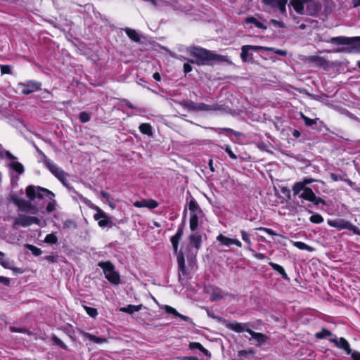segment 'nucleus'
Wrapping results in <instances>:
<instances>
[{
  "mask_svg": "<svg viewBox=\"0 0 360 360\" xmlns=\"http://www.w3.org/2000/svg\"><path fill=\"white\" fill-rule=\"evenodd\" d=\"M187 52L195 58L194 60H190L189 62L198 65H207L212 60H227L226 56L216 54L211 51L200 47L190 46L187 49Z\"/></svg>",
  "mask_w": 360,
  "mask_h": 360,
  "instance_id": "nucleus-1",
  "label": "nucleus"
},
{
  "mask_svg": "<svg viewBox=\"0 0 360 360\" xmlns=\"http://www.w3.org/2000/svg\"><path fill=\"white\" fill-rule=\"evenodd\" d=\"M26 196L31 201H34L37 198L39 199L46 198L49 200L46 206V211L52 212L56 210V201L54 199L55 194L51 191L39 186H28L25 189Z\"/></svg>",
  "mask_w": 360,
  "mask_h": 360,
  "instance_id": "nucleus-2",
  "label": "nucleus"
},
{
  "mask_svg": "<svg viewBox=\"0 0 360 360\" xmlns=\"http://www.w3.org/2000/svg\"><path fill=\"white\" fill-rule=\"evenodd\" d=\"M289 5L300 15L314 16L321 10L320 4L316 0H290Z\"/></svg>",
  "mask_w": 360,
  "mask_h": 360,
  "instance_id": "nucleus-3",
  "label": "nucleus"
},
{
  "mask_svg": "<svg viewBox=\"0 0 360 360\" xmlns=\"http://www.w3.org/2000/svg\"><path fill=\"white\" fill-rule=\"evenodd\" d=\"M183 228L179 227L175 233L174 236H173L171 238V243L174 249V251L175 254L176 255V260L178 264V269H179V279L181 278V276H186L188 274L187 271L186 269V265H185V259L184 253L181 250H178L179 248V243L181 240L182 235H183Z\"/></svg>",
  "mask_w": 360,
  "mask_h": 360,
  "instance_id": "nucleus-4",
  "label": "nucleus"
},
{
  "mask_svg": "<svg viewBox=\"0 0 360 360\" xmlns=\"http://www.w3.org/2000/svg\"><path fill=\"white\" fill-rule=\"evenodd\" d=\"M188 207L190 210V229L192 231H195L199 224L203 222L205 214L194 199L189 202Z\"/></svg>",
  "mask_w": 360,
  "mask_h": 360,
  "instance_id": "nucleus-5",
  "label": "nucleus"
},
{
  "mask_svg": "<svg viewBox=\"0 0 360 360\" xmlns=\"http://www.w3.org/2000/svg\"><path fill=\"white\" fill-rule=\"evenodd\" d=\"M0 159H7L9 160L7 165L18 174L21 175L24 173L25 169L23 165L18 161V158L14 156L10 151L5 150L0 143Z\"/></svg>",
  "mask_w": 360,
  "mask_h": 360,
  "instance_id": "nucleus-6",
  "label": "nucleus"
},
{
  "mask_svg": "<svg viewBox=\"0 0 360 360\" xmlns=\"http://www.w3.org/2000/svg\"><path fill=\"white\" fill-rule=\"evenodd\" d=\"M103 269L105 277L113 285H117L120 282V277L118 272L115 271L114 265L110 262H100L98 264Z\"/></svg>",
  "mask_w": 360,
  "mask_h": 360,
  "instance_id": "nucleus-7",
  "label": "nucleus"
},
{
  "mask_svg": "<svg viewBox=\"0 0 360 360\" xmlns=\"http://www.w3.org/2000/svg\"><path fill=\"white\" fill-rule=\"evenodd\" d=\"M41 221L39 218L32 216H27L23 214H19L15 219L13 224L14 229L20 226L27 227L32 224L40 225Z\"/></svg>",
  "mask_w": 360,
  "mask_h": 360,
  "instance_id": "nucleus-8",
  "label": "nucleus"
},
{
  "mask_svg": "<svg viewBox=\"0 0 360 360\" xmlns=\"http://www.w3.org/2000/svg\"><path fill=\"white\" fill-rule=\"evenodd\" d=\"M330 41L333 44L349 45L353 51H360V37H337L331 38Z\"/></svg>",
  "mask_w": 360,
  "mask_h": 360,
  "instance_id": "nucleus-9",
  "label": "nucleus"
},
{
  "mask_svg": "<svg viewBox=\"0 0 360 360\" xmlns=\"http://www.w3.org/2000/svg\"><path fill=\"white\" fill-rule=\"evenodd\" d=\"M13 202L18 206L20 211L30 212L31 214H37L39 211L38 208L31 203V200H26L16 195L12 196Z\"/></svg>",
  "mask_w": 360,
  "mask_h": 360,
  "instance_id": "nucleus-10",
  "label": "nucleus"
},
{
  "mask_svg": "<svg viewBox=\"0 0 360 360\" xmlns=\"http://www.w3.org/2000/svg\"><path fill=\"white\" fill-rule=\"evenodd\" d=\"M262 2L268 7L264 9L265 11L270 13L279 10L281 14H286L287 0H262Z\"/></svg>",
  "mask_w": 360,
  "mask_h": 360,
  "instance_id": "nucleus-11",
  "label": "nucleus"
},
{
  "mask_svg": "<svg viewBox=\"0 0 360 360\" xmlns=\"http://www.w3.org/2000/svg\"><path fill=\"white\" fill-rule=\"evenodd\" d=\"M36 148L37 151L43 155L44 162L46 167L49 169V170L58 179H61L64 175H66V172L59 167L57 165H56L52 160L48 158L41 150H40L38 148Z\"/></svg>",
  "mask_w": 360,
  "mask_h": 360,
  "instance_id": "nucleus-12",
  "label": "nucleus"
},
{
  "mask_svg": "<svg viewBox=\"0 0 360 360\" xmlns=\"http://www.w3.org/2000/svg\"><path fill=\"white\" fill-rule=\"evenodd\" d=\"M94 219L98 221L101 228H112L115 226L111 217L98 207L97 212L94 215Z\"/></svg>",
  "mask_w": 360,
  "mask_h": 360,
  "instance_id": "nucleus-13",
  "label": "nucleus"
},
{
  "mask_svg": "<svg viewBox=\"0 0 360 360\" xmlns=\"http://www.w3.org/2000/svg\"><path fill=\"white\" fill-rule=\"evenodd\" d=\"M328 224L331 227H335L340 229H348L353 231L354 233L360 236L359 229L345 219H340L335 220H328Z\"/></svg>",
  "mask_w": 360,
  "mask_h": 360,
  "instance_id": "nucleus-14",
  "label": "nucleus"
},
{
  "mask_svg": "<svg viewBox=\"0 0 360 360\" xmlns=\"http://www.w3.org/2000/svg\"><path fill=\"white\" fill-rule=\"evenodd\" d=\"M300 198L311 202L316 205L319 204L326 205V201L322 198L317 197L313 191L309 187L304 188L302 193L300 195Z\"/></svg>",
  "mask_w": 360,
  "mask_h": 360,
  "instance_id": "nucleus-15",
  "label": "nucleus"
},
{
  "mask_svg": "<svg viewBox=\"0 0 360 360\" xmlns=\"http://www.w3.org/2000/svg\"><path fill=\"white\" fill-rule=\"evenodd\" d=\"M22 94L28 95L41 89V84L34 81H28L26 83H19Z\"/></svg>",
  "mask_w": 360,
  "mask_h": 360,
  "instance_id": "nucleus-16",
  "label": "nucleus"
},
{
  "mask_svg": "<svg viewBox=\"0 0 360 360\" xmlns=\"http://www.w3.org/2000/svg\"><path fill=\"white\" fill-rule=\"evenodd\" d=\"M225 108L222 105H218L217 103H214L212 105H207L204 103H195V112L199 111H224L225 110Z\"/></svg>",
  "mask_w": 360,
  "mask_h": 360,
  "instance_id": "nucleus-17",
  "label": "nucleus"
},
{
  "mask_svg": "<svg viewBox=\"0 0 360 360\" xmlns=\"http://www.w3.org/2000/svg\"><path fill=\"white\" fill-rule=\"evenodd\" d=\"M329 341L334 343L335 346L340 349H342L347 354H352V350L349 344L344 338H338L336 336L329 338Z\"/></svg>",
  "mask_w": 360,
  "mask_h": 360,
  "instance_id": "nucleus-18",
  "label": "nucleus"
},
{
  "mask_svg": "<svg viewBox=\"0 0 360 360\" xmlns=\"http://www.w3.org/2000/svg\"><path fill=\"white\" fill-rule=\"evenodd\" d=\"M224 324L228 329L232 330L237 333H243L246 331L249 333V331L251 330V329L248 328V323H228L226 321V323H224Z\"/></svg>",
  "mask_w": 360,
  "mask_h": 360,
  "instance_id": "nucleus-19",
  "label": "nucleus"
},
{
  "mask_svg": "<svg viewBox=\"0 0 360 360\" xmlns=\"http://www.w3.org/2000/svg\"><path fill=\"white\" fill-rule=\"evenodd\" d=\"M188 240L190 245L195 249L196 252H198L201 247V233L195 232L188 236Z\"/></svg>",
  "mask_w": 360,
  "mask_h": 360,
  "instance_id": "nucleus-20",
  "label": "nucleus"
},
{
  "mask_svg": "<svg viewBox=\"0 0 360 360\" xmlns=\"http://www.w3.org/2000/svg\"><path fill=\"white\" fill-rule=\"evenodd\" d=\"M164 309L167 314H170L175 316H177V317L180 318L181 320L188 321L193 325L194 324L190 317L179 314L174 308H173L169 305H165Z\"/></svg>",
  "mask_w": 360,
  "mask_h": 360,
  "instance_id": "nucleus-21",
  "label": "nucleus"
},
{
  "mask_svg": "<svg viewBox=\"0 0 360 360\" xmlns=\"http://www.w3.org/2000/svg\"><path fill=\"white\" fill-rule=\"evenodd\" d=\"M310 62L313 63L316 66L326 69L328 67V62L323 57L311 56L309 58Z\"/></svg>",
  "mask_w": 360,
  "mask_h": 360,
  "instance_id": "nucleus-22",
  "label": "nucleus"
},
{
  "mask_svg": "<svg viewBox=\"0 0 360 360\" xmlns=\"http://www.w3.org/2000/svg\"><path fill=\"white\" fill-rule=\"evenodd\" d=\"M81 333L84 338H86L89 340L94 342V343L96 344H103L107 342L108 341V339L106 338H99L86 332H82Z\"/></svg>",
  "mask_w": 360,
  "mask_h": 360,
  "instance_id": "nucleus-23",
  "label": "nucleus"
},
{
  "mask_svg": "<svg viewBox=\"0 0 360 360\" xmlns=\"http://www.w3.org/2000/svg\"><path fill=\"white\" fill-rule=\"evenodd\" d=\"M176 103L184 107L185 109L190 112H195V102L189 100L174 101Z\"/></svg>",
  "mask_w": 360,
  "mask_h": 360,
  "instance_id": "nucleus-24",
  "label": "nucleus"
},
{
  "mask_svg": "<svg viewBox=\"0 0 360 360\" xmlns=\"http://www.w3.org/2000/svg\"><path fill=\"white\" fill-rule=\"evenodd\" d=\"M244 22L246 24H254L255 27L262 30H266L267 27L262 22L258 20L255 17H248L245 19Z\"/></svg>",
  "mask_w": 360,
  "mask_h": 360,
  "instance_id": "nucleus-25",
  "label": "nucleus"
},
{
  "mask_svg": "<svg viewBox=\"0 0 360 360\" xmlns=\"http://www.w3.org/2000/svg\"><path fill=\"white\" fill-rule=\"evenodd\" d=\"M249 334L252 336V338L255 339L259 344L265 343L268 339L266 335L260 333H256L252 330L249 331Z\"/></svg>",
  "mask_w": 360,
  "mask_h": 360,
  "instance_id": "nucleus-26",
  "label": "nucleus"
},
{
  "mask_svg": "<svg viewBox=\"0 0 360 360\" xmlns=\"http://www.w3.org/2000/svg\"><path fill=\"white\" fill-rule=\"evenodd\" d=\"M143 307L142 304L139 305H133V304H129L127 307H121L120 311L127 313V314H133L134 312L139 311L141 310Z\"/></svg>",
  "mask_w": 360,
  "mask_h": 360,
  "instance_id": "nucleus-27",
  "label": "nucleus"
},
{
  "mask_svg": "<svg viewBox=\"0 0 360 360\" xmlns=\"http://www.w3.org/2000/svg\"><path fill=\"white\" fill-rule=\"evenodd\" d=\"M229 294L221 292L220 290H213L210 292V300L212 302H216L221 300Z\"/></svg>",
  "mask_w": 360,
  "mask_h": 360,
  "instance_id": "nucleus-28",
  "label": "nucleus"
},
{
  "mask_svg": "<svg viewBox=\"0 0 360 360\" xmlns=\"http://www.w3.org/2000/svg\"><path fill=\"white\" fill-rule=\"evenodd\" d=\"M269 264L271 266V268L274 270V271H278L281 276L282 277L286 280V281H289L290 278L288 276L287 274L285 273L284 269L283 266H281V265L279 264H275V263H273V262H269Z\"/></svg>",
  "mask_w": 360,
  "mask_h": 360,
  "instance_id": "nucleus-29",
  "label": "nucleus"
},
{
  "mask_svg": "<svg viewBox=\"0 0 360 360\" xmlns=\"http://www.w3.org/2000/svg\"><path fill=\"white\" fill-rule=\"evenodd\" d=\"M124 31H125V33L127 34V35L133 41H136V42H139L140 41L141 39H140V35L135 30H132L131 28H125L124 29Z\"/></svg>",
  "mask_w": 360,
  "mask_h": 360,
  "instance_id": "nucleus-30",
  "label": "nucleus"
},
{
  "mask_svg": "<svg viewBox=\"0 0 360 360\" xmlns=\"http://www.w3.org/2000/svg\"><path fill=\"white\" fill-rule=\"evenodd\" d=\"M13 262H11L5 258V254L0 251V264L5 269H14L13 267Z\"/></svg>",
  "mask_w": 360,
  "mask_h": 360,
  "instance_id": "nucleus-31",
  "label": "nucleus"
},
{
  "mask_svg": "<svg viewBox=\"0 0 360 360\" xmlns=\"http://www.w3.org/2000/svg\"><path fill=\"white\" fill-rule=\"evenodd\" d=\"M249 51L250 50L245 47V46L241 47L240 58L243 62H248L252 60V54Z\"/></svg>",
  "mask_w": 360,
  "mask_h": 360,
  "instance_id": "nucleus-32",
  "label": "nucleus"
},
{
  "mask_svg": "<svg viewBox=\"0 0 360 360\" xmlns=\"http://www.w3.org/2000/svg\"><path fill=\"white\" fill-rule=\"evenodd\" d=\"M139 131L146 135H148L149 136H153V131H152V127L148 123H142L139 125Z\"/></svg>",
  "mask_w": 360,
  "mask_h": 360,
  "instance_id": "nucleus-33",
  "label": "nucleus"
},
{
  "mask_svg": "<svg viewBox=\"0 0 360 360\" xmlns=\"http://www.w3.org/2000/svg\"><path fill=\"white\" fill-rule=\"evenodd\" d=\"M189 348L191 349H198L201 352H202L204 354H205L206 356H210V352L207 349H206L205 347H203V346L199 342H190Z\"/></svg>",
  "mask_w": 360,
  "mask_h": 360,
  "instance_id": "nucleus-34",
  "label": "nucleus"
},
{
  "mask_svg": "<svg viewBox=\"0 0 360 360\" xmlns=\"http://www.w3.org/2000/svg\"><path fill=\"white\" fill-rule=\"evenodd\" d=\"M231 239L229 238L223 234H219L217 237V240L220 243V245L229 247L231 245Z\"/></svg>",
  "mask_w": 360,
  "mask_h": 360,
  "instance_id": "nucleus-35",
  "label": "nucleus"
},
{
  "mask_svg": "<svg viewBox=\"0 0 360 360\" xmlns=\"http://www.w3.org/2000/svg\"><path fill=\"white\" fill-rule=\"evenodd\" d=\"M328 336H330V338H332V337H334L335 335H333L331 332L326 328H323L320 332L316 333L315 334V337L317 339H323Z\"/></svg>",
  "mask_w": 360,
  "mask_h": 360,
  "instance_id": "nucleus-36",
  "label": "nucleus"
},
{
  "mask_svg": "<svg viewBox=\"0 0 360 360\" xmlns=\"http://www.w3.org/2000/svg\"><path fill=\"white\" fill-rule=\"evenodd\" d=\"M307 187L304 186V185L303 184L302 181H299V182H297L294 184V186H292V192H293V194L295 195H297L300 193V192L301 191H303L304 190V188H306Z\"/></svg>",
  "mask_w": 360,
  "mask_h": 360,
  "instance_id": "nucleus-37",
  "label": "nucleus"
},
{
  "mask_svg": "<svg viewBox=\"0 0 360 360\" xmlns=\"http://www.w3.org/2000/svg\"><path fill=\"white\" fill-rule=\"evenodd\" d=\"M293 244H294V246H295L296 248H297L300 250H307L309 252L313 251V248L309 246L308 245H307L306 243H304L303 242L296 241V242H294Z\"/></svg>",
  "mask_w": 360,
  "mask_h": 360,
  "instance_id": "nucleus-38",
  "label": "nucleus"
},
{
  "mask_svg": "<svg viewBox=\"0 0 360 360\" xmlns=\"http://www.w3.org/2000/svg\"><path fill=\"white\" fill-rule=\"evenodd\" d=\"M25 247L29 250L30 251L32 252V253L35 255V256H39L41 253H42V251L41 250L40 248H37L36 246L33 245H30V244H26L25 245Z\"/></svg>",
  "mask_w": 360,
  "mask_h": 360,
  "instance_id": "nucleus-39",
  "label": "nucleus"
},
{
  "mask_svg": "<svg viewBox=\"0 0 360 360\" xmlns=\"http://www.w3.org/2000/svg\"><path fill=\"white\" fill-rule=\"evenodd\" d=\"M241 238L242 239L247 243V248L251 250L250 247L252 245L251 239L250 235L244 230L240 231Z\"/></svg>",
  "mask_w": 360,
  "mask_h": 360,
  "instance_id": "nucleus-40",
  "label": "nucleus"
},
{
  "mask_svg": "<svg viewBox=\"0 0 360 360\" xmlns=\"http://www.w3.org/2000/svg\"><path fill=\"white\" fill-rule=\"evenodd\" d=\"M244 46H245V47H246L250 51H259V50L269 51V50H274V48L262 46H253V45H244Z\"/></svg>",
  "mask_w": 360,
  "mask_h": 360,
  "instance_id": "nucleus-41",
  "label": "nucleus"
},
{
  "mask_svg": "<svg viewBox=\"0 0 360 360\" xmlns=\"http://www.w3.org/2000/svg\"><path fill=\"white\" fill-rule=\"evenodd\" d=\"M301 117L302 118V120H304V124L307 125V126H309V127H311L312 126L313 124H316L317 122V120H319L318 118H316V119H310L308 117L305 116L304 114H301Z\"/></svg>",
  "mask_w": 360,
  "mask_h": 360,
  "instance_id": "nucleus-42",
  "label": "nucleus"
},
{
  "mask_svg": "<svg viewBox=\"0 0 360 360\" xmlns=\"http://www.w3.org/2000/svg\"><path fill=\"white\" fill-rule=\"evenodd\" d=\"M68 174L64 175L61 179L58 180L69 190L72 191H75L73 187L70 185L68 180Z\"/></svg>",
  "mask_w": 360,
  "mask_h": 360,
  "instance_id": "nucleus-43",
  "label": "nucleus"
},
{
  "mask_svg": "<svg viewBox=\"0 0 360 360\" xmlns=\"http://www.w3.org/2000/svg\"><path fill=\"white\" fill-rule=\"evenodd\" d=\"M51 340H52L53 344L58 345L59 347H60L61 348H63L65 350L68 349V346L60 339H59L56 335H53L51 338Z\"/></svg>",
  "mask_w": 360,
  "mask_h": 360,
  "instance_id": "nucleus-44",
  "label": "nucleus"
},
{
  "mask_svg": "<svg viewBox=\"0 0 360 360\" xmlns=\"http://www.w3.org/2000/svg\"><path fill=\"white\" fill-rule=\"evenodd\" d=\"M309 220L314 224H321L323 221V218L319 214H315L310 217Z\"/></svg>",
  "mask_w": 360,
  "mask_h": 360,
  "instance_id": "nucleus-45",
  "label": "nucleus"
},
{
  "mask_svg": "<svg viewBox=\"0 0 360 360\" xmlns=\"http://www.w3.org/2000/svg\"><path fill=\"white\" fill-rule=\"evenodd\" d=\"M44 241L49 244H56L58 242V238L53 233H50L46 236Z\"/></svg>",
  "mask_w": 360,
  "mask_h": 360,
  "instance_id": "nucleus-46",
  "label": "nucleus"
},
{
  "mask_svg": "<svg viewBox=\"0 0 360 360\" xmlns=\"http://www.w3.org/2000/svg\"><path fill=\"white\" fill-rule=\"evenodd\" d=\"M10 330L13 333H22L30 335L31 333L24 328H16L15 326H11Z\"/></svg>",
  "mask_w": 360,
  "mask_h": 360,
  "instance_id": "nucleus-47",
  "label": "nucleus"
},
{
  "mask_svg": "<svg viewBox=\"0 0 360 360\" xmlns=\"http://www.w3.org/2000/svg\"><path fill=\"white\" fill-rule=\"evenodd\" d=\"M90 118L89 114L86 112H82L79 114V120L83 123L89 122Z\"/></svg>",
  "mask_w": 360,
  "mask_h": 360,
  "instance_id": "nucleus-48",
  "label": "nucleus"
},
{
  "mask_svg": "<svg viewBox=\"0 0 360 360\" xmlns=\"http://www.w3.org/2000/svg\"><path fill=\"white\" fill-rule=\"evenodd\" d=\"M86 313L91 317H96L98 314L97 309L95 308L85 307Z\"/></svg>",
  "mask_w": 360,
  "mask_h": 360,
  "instance_id": "nucleus-49",
  "label": "nucleus"
},
{
  "mask_svg": "<svg viewBox=\"0 0 360 360\" xmlns=\"http://www.w3.org/2000/svg\"><path fill=\"white\" fill-rule=\"evenodd\" d=\"M158 206V203L155 200L147 199L146 207L149 209H154Z\"/></svg>",
  "mask_w": 360,
  "mask_h": 360,
  "instance_id": "nucleus-50",
  "label": "nucleus"
},
{
  "mask_svg": "<svg viewBox=\"0 0 360 360\" xmlns=\"http://www.w3.org/2000/svg\"><path fill=\"white\" fill-rule=\"evenodd\" d=\"M147 205V199L141 200V201H136L134 202V206L136 207H146Z\"/></svg>",
  "mask_w": 360,
  "mask_h": 360,
  "instance_id": "nucleus-51",
  "label": "nucleus"
},
{
  "mask_svg": "<svg viewBox=\"0 0 360 360\" xmlns=\"http://www.w3.org/2000/svg\"><path fill=\"white\" fill-rule=\"evenodd\" d=\"M207 315L212 319H217L219 322H221L223 323H226V319L218 316H215L212 312L207 311Z\"/></svg>",
  "mask_w": 360,
  "mask_h": 360,
  "instance_id": "nucleus-52",
  "label": "nucleus"
},
{
  "mask_svg": "<svg viewBox=\"0 0 360 360\" xmlns=\"http://www.w3.org/2000/svg\"><path fill=\"white\" fill-rule=\"evenodd\" d=\"M257 230L264 231V232H266L268 234L271 235V236H276L277 235L275 231H274L272 229H269V228L259 227V228H257Z\"/></svg>",
  "mask_w": 360,
  "mask_h": 360,
  "instance_id": "nucleus-53",
  "label": "nucleus"
},
{
  "mask_svg": "<svg viewBox=\"0 0 360 360\" xmlns=\"http://www.w3.org/2000/svg\"><path fill=\"white\" fill-rule=\"evenodd\" d=\"M1 72L2 75L11 74V67L9 65H1Z\"/></svg>",
  "mask_w": 360,
  "mask_h": 360,
  "instance_id": "nucleus-54",
  "label": "nucleus"
},
{
  "mask_svg": "<svg viewBox=\"0 0 360 360\" xmlns=\"http://www.w3.org/2000/svg\"><path fill=\"white\" fill-rule=\"evenodd\" d=\"M122 103H124L129 108H131V109H137V108H136L135 106H134L127 99H123L122 100ZM138 110L139 111H141V112H144V110L141 109V108H138Z\"/></svg>",
  "mask_w": 360,
  "mask_h": 360,
  "instance_id": "nucleus-55",
  "label": "nucleus"
},
{
  "mask_svg": "<svg viewBox=\"0 0 360 360\" xmlns=\"http://www.w3.org/2000/svg\"><path fill=\"white\" fill-rule=\"evenodd\" d=\"M270 22L274 25L276 27H282V28H284L285 26V24L284 22H281V21H278L276 20H274V19H271L270 20Z\"/></svg>",
  "mask_w": 360,
  "mask_h": 360,
  "instance_id": "nucleus-56",
  "label": "nucleus"
},
{
  "mask_svg": "<svg viewBox=\"0 0 360 360\" xmlns=\"http://www.w3.org/2000/svg\"><path fill=\"white\" fill-rule=\"evenodd\" d=\"M302 181L304 186L306 187L307 185L311 184L313 182L318 181V180L313 178H304Z\"/></svg>",
  "mask_w": 360,
  "mask_h": 360,
  "instance_id": "nucleus-57",
  "label": "nucleus"
},
{
  "mask_svg": "<svg viewBox=\"0 0 360 360\" xmlns=\"http://www.w3.org/2000/svg\"><path fill=\"white\" fill-rule=\"evenodd\" d=\"M225 151L229 154L231 158L236 160L237 159V156L233 153L231 148L228 146L226 147Z\"/></svg>",
  "mask_w": 360,
  "mask_h": 360,
  "instance_id": "nucleus-58",
  "label": "nucleus"
},
{
  "mask_svg": "<svg viewBox=\"0 0 360 360\" xmlns=\"http://www.w3.org/2000/svg\"><path fill=\"white\" fill-rule=\"evenodd\" d=\"M353 360H360V352L354 351L352 352V354H349Z\"/></svg>",
  "mask_w": 360,
  "mask_h": 360,
  "instance_id": "nucleus-59",
  "label": "nucleus"
},
{
  "mask_svg": "<svg viewBox=\"0 0 360 360\" xmlns=\"http://www.w3.org/2000/svg\"><path fill=\"white\" fill-rule=\"evenodd\" d=\"M272 51H274L275 53H276L277 55H279V56H285L287 55V51L285 50L275 49L274 48V50H272Z\"/></svg>",
  "mask_w": 360,
  "mask_h": 360,
  "instance_id": "nucleus-60",
  "label": "nucleus"
},
{
  "mask_svg": "<svg viewBox=\"0 0 360 360\" xmlns=\"http://www.w3.org/2000/svg\"><path fill=\"white\" fill-rule=\"evenodd\" d=\"M192 71V66L189 63H184V72L185 74H187Z\"/></svg>",
  "mask_w": 360,
  "mask_h": 360,
  "instance_id": "nucleus-61",
  "label": "nucleus"
},
{
  "mask_svg": "<svg viewBox=\"0 0 360 360\" xmlns=\"http://www.w3.org/2000/svg\"><path fill=\"white\" fill-rule=\"evenodd\" d=\"M0 283L5 285H8L10 283L9 278L0 276Z\"/></svg>",
  "mask_w": 360,
  "mask_h": 360,
  "instance_id": "nucleus-62",
  "label": "nucleus"
},
{
  "mask_svg": "<svg viewBox=\"0 0 360 360\" xmlns=\"http://www.w3.org/2000/svg\"><path fill=\"white\" fill-rule=\"evenodd\" d=\"M254 256L256 259H266V255L263 253H259V252H255V254H254Z\"/></svg>",
  "mask_w": 360,
  "mask_h": 360,
  "instance_id": "nucleus-63",
  "label": "nucleus"
},
{
  "mask_svg": "<svg viewBox=\"0 0 360 360\" xmlns=\"http://www.w3.org/2000/svg\"><path fill=\"white\" fill-rule=\"evenodd\" d=\"M252 353H253L252 350H249V351L240 350V351L238 352V355L239 356H243L248 355V354H252Z\"/></svg>",
  "mask_w": 360,
  "mask_h": 360,
  "instance_id": "nucleus-64",
  "label": "nucleus"
}]
</instances>
